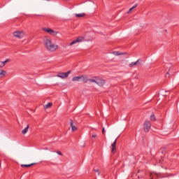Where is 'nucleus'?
<instances>
[{
	"mask_svg": "<svg viewBox=\"0 0 179 179\" xmlns=\"http://www.w3.org/2000/svg\"><path fill=\"white\" fill-rule=\"evenodd\" d=\"M43 45L50 52H55L59 48L58 45L52 43V39L50 36H44Z\"/></svg>",
	"mask_w": 179,
	"mask_h": 179,
	"instance_id": "obj_1",
	"label": "nucleus"
},
{
	"mask_svg": "<svg viewBox=\"0 0 179 179\" xmlns=\"http://www.w3.org/2000/svg\"><path fill=\"white\" fill-rule=\"evenodd\" d=\"M71 80L72 82H83L84 83H87V76L82 75L80 76H75Z\"/></svg>",
	"mask_w": 179,
	"mask_h": 179,
	"instance_id": "obj_2",
	"label": "nucleus"
},
{
	"mask_svg": "<svg viewBox=\"0 0 179 179\" xmlns=\"http://www.w3.org/2000/svg\"><path fill=\"white\" fill-rule=\"evenodd\" d=\"M13 36L16 38H23L24 37V31H15L13 33Z\"/></svg>",
	"mask_w": 179,
	"mask_h": 179,
	"instance_id": "obj_3",
	"label": "nucleus"
},
{
	"mask_svg": "<svg viewBox=\"0 0 179 179\" xmlns=\"http://www.w3.org/2000/svg\"><path fill=\"white\" fill-rule=\"evenodd\" d=\"M43 31L48 33L50 36H57V34H58V31H54L50 28H43Z\"/></svg>",
	"mask_w": 179,
	"mask_h": 179,
	"instance_id": "obj_4",
	"label": "nucleus"
},
{
	"mask_svg": "<svg viewBox=\"0 0 179 179\" xmlns=\"http://www.w3.org/2000/svg\"><path fill=\"white\" fill-rule=\"evenodd\" d=\"M71 73V71H67L66 73H58L57 75V78H61V79H65V78H68Z\"/></svg>",
	"mask_w": 179,
	"mask_h": 179,
	"instance_id": "obj_5",
	"label": "nucleus"
},
{
	"mask_svg": "<svg viewBox=\"0 0 179 179\" xmlns=\"http://www.w3.org/2000/svg\"><path fill=\"white\" fill-rule=\"evenodd\" d=\"M152 127V123L149 121H145L144 124H143V128L145 132H149V130L150 129V127Z\"/></svg>",
	"mask_w": 179,
	"mask_h": 179,
	"instance_id": "obj_6",
	"label": "nucleus"
},
{
	"mask_svg": "<svg viewBox=\"0 0 179 179\" xmlns=\"http://www.w3.org/2000/svg\"><path fill=\"white\" fill-rule=\"evenodd\" d=\"M83 40H85V38L83 36H79L78 37L76 40L73 41L69 45L72 46L74 45V44H78V43H82V41H83Z\"/></svg>",
	"mask_w": 179,
	"mask_h": 179,
	"instance_id": "obj_7",
	"label": "nucleus"
},
{
	"mask_svg": "<svg viewBox=\"0 0 179 179\" xmlns=\"http://www.w3.org/2000/svg\"><path fill=\"white\" fill-rule=\"evenodd\" d=\"M96 84L98 85V86H104L106 80L101 78L96 77Z\"/></svg>",
	"mask_w": 179,
	"mask_h": 179,
	"instance_id": "obj_8",
	"label": "nucleus"
},
{
	"mask_svg": "<svg viewBox=\"0 0 179 179\" xmlns=\"http://www.w3.org/2000/svg\"><path fill=\"white\" fill-rule=\"evenodd\" d=\"M150 179H157L160 177V174H157L155 172H151L149 175Z\"/></svg>",
	"mask_w": 179,
	"mask_h": 179,
	"instance_id": "obj_9",
	"label": "nucleus"
},
{
	"mask_svg": "<svg viewBox=\"0 0 179 179\" xmlns=\"http://www.w3.org/2000/svg\"><path fill=\"white\" fill-rule=\"evenodd\" d=\"M112 148H111V152L112 153H115L117 150V138L115 140V141L113 142V143H112Z\"/></svg>",
	"mask_w": 179,
	"mask_h": 179,
	"instance_id": "obj_10",
	"label": "nucleus"
},
{
	"mask_svg": "<svg viewBox=\"0 0 179 179\" xmlns=\"http://www.w3.org/2000/svg\"><path fill=\"white\" fill-rule=\"evenodd\" d=\"M8 62H10V59H6L4 62H0V68H3Z\"/></svg>",
	"mask_w": 179,
	"mask_h": 179,
	"instance_id": "obj_11",
	"label": "nucleus"
},
{
	"mask_svg": "<svg viewBox=\"0 0 179 179\" xmlns=\"http://www.w3.org/2000/svg\"><path fill=\"white\" fill-rule=\"evenodd\" d=\"M139 61H140V59H138L136 62H131V63L129 65V66L130 68H134V66H136L137 65H139Z\"/></svg>",
	"mask_w": 179,
	"mask_h": 179,
	"instance_id": "obj_12",
	"label": "nucleus"
},
{
	"mask_svg": "<svg viewBox=\"0 0 179 179\" xmlns=\"http://www.w3.org/2000/svg\"><path fill=\"white\" fill-rule=\"evenodd\" d=\"M70 125L71 127L73 132H74V131L78 130V127H76V126L73 125V121L72 120H70Z\"/></svg>",
	"mask_w": 179,
	"mask_h": 179,
	"instance_id": "obj_13",
	"label": "nucleus"
},
{
	"mask_svg": "<svg viewBox=\"0 0 179 179\" xmlns=\"http://www.w3.org/2000/svg\"><path fill=\"white\" fill-rule=\"evenodd\" d=\"M29 128H30V126H29V124H27V127L22 131V135H26V134H27V132L29 131Z\"/></svg>",
	"mask_w": 179,
	"mask_h": 179,
	"instance_id": "obj_14",
	"label": "nucleus"
},
{
	"mask_svg": "<svg viewBox=\"0 0 179 179\" xmlns=\"http://www.w3.org/2000/svg\"><path fill=\"white\" fill-rule=\"evenodd\" d=\"M6 75V71L4 70H0V78H3Z\"/></svg>",
	"mask_w": 179,
	"mask_h": 179,
	"instance_id": "obj_15",
	"label": "nucleus"
},
{
	"mask_svg": "<svg viewBox=\"0 0 179 179\" xmlns=\"http://www.w3.org/2000/svg\"><path fill=\"white\" fill-rule=\"evenodd\" d=\"M52 106V103L50 102L44 106L45 110L50 108Z\"/></svg>",
	"mask_w": 179,
	"mask_h": 179,
	"instance_id": "obj_16",
	"label": "nucleus"
},
{
	"mask_svg": "<svg viewBox=\"0 0 179 179\" xmlns=\"http://www.w3.org/2000/svg\"><path fill=\"white\" fill-rule=\"evenodd\" d=\"M31 166H34V163L30 164H21V167H31Z\"/></svg>",
	"mask_w": 179,
	"mask_h": 179,
	"instance_id": "obj_17",
	"label": "nucleus"
},
{
	"mask_svg": "<svg viewBox=\"0 0 179 179\" xmlns=\"http://www.w3.org/2000/svg\"><path fill=\"white\" fill-rule=\"evenodd\" d=\"M87 82H91V83H96V77L94 78H89L87 77Z\"/></svg>",
	"mask_w": 179,
	"mask_h": 179,
	"instance_id": "obj_18",
	"label": "nucleus"
},
{
	"mask_svg": "<svg viewBox=\"0 0 179 179\" xmlns=\"http://www.w3.org/2000/svg\"><path fill=\"white\" fill-rule=\"evenodd\" d=\"M113 54L114 55L118 56V55H124L125 53L120 52H113Z\"/></svg>",
	"mask_w": 179,
	"mask_h": 179,
	"instance_id": "obj_19",
	"label": "nucleus"
},
{
	"mask_svg": "<svg viewBox=\"0 0 179 179\" xmlns=\"http://www.w3.org/2000/svg\"><path fill=\"white\" fill-rule=\"evenodd\" d=\"M136 6H138V4H136L134 6L131 7L129 11L127 12V13H131L132 12V10H134V9H135V8H136Z\"/></svg>",
	"mask_w": 179,
	"mask_h": 179,
	"instance_id": "obj_20",
	"label": "nucleus"
},
{
	"mask_svg": "<svg viewBox=\"0 0 179 179\" xmlns=\"http://www.w3.org/2000/svg\"><path fill=\"white\" fill-rule=\"evenodd\" d=\"M76 17H85V13L76 14Z\"/></svg>",
	"mask_w": 179,
	"mask_h": 179,
	"instance_id": "obj_21",
	"label": "nucleus"
},
{
	"mask_svg": "<svg viewBox=\"0 0 179 179\" xmlns=\"http://www.w3.org/2000/svg\"><path fill=\"white\" fill-rule=\"evenodd\" d=\"M150 118H151V121H156V118L155 117V115H151V117H150Z\"/></svg>",
	"mask_w": 179,
	"mask_h": 179,
	"instance_id": "obj_22",
	"label": "nucleus"
},
{
	"mask_svg": "<svg viewBox=\"0 0 179 179\" xmlns=\"http://www.w3.org/2000/svg\"><path fill=\"white\" fill-rule=\"evenodd\" d=\"M95 173H97L98 176H100V171L99 169H94Z\"/></svg>",
	"mask_w": 179,
	"mask_h": 179,
	"instance_id": "obj_23",
	"label": "nucleus"
},
{
	"mask_svg": "<svg viewBox=\"0 0 179 179\" xmlns=\"http://www.w3.org/2000/svg\"><path fill=\"white\" fill-rule=\"evenodd\" d=\"M157 174H159V176L158 178H164V177H166V176H162L161 173H157Z\"/></svg>",
	"mask_w": 179,
	"mask_h": 179,
	"instance_id": "obj_24",
	"label": "nucleus"
},
{
	"mask_svg": "<svg viewBox=\"0 0 179 179\" xmlns=\"http://www.w3.org/2000/svg\"><path fill=\"white\" fill-rule=\"evenodd\" d=\"M165 177H174V174L170 173V174H168L167 176H165Z\"/></svg>",
	"mask_w": 179,
	"mask_h": 179,
	"instance_id": "obj_25",
	"label": "nucleus"
},
{
	"mask_svg": "<svg viewBox=\"0 0 179 179\" xmlns=\"http://www.w3.org/2000/svg\"><path fill=\"white\" fill-rule=\"evenodd\" d=\"M57 155H59V156H62V152H61V151H57Z\"/></svg>",
	"mask_w": 179,
	"mask_h": 179,
	"instance_id": "obj_26",
	"label": "nucleus"
},
{
	"mask_svg": "<svg viewBox=\"0 0 179 179\" xmlns=\"http://www.w3.org/2000/svg\"><path fill=\"white\" fill-rule=\"evenodd\" d=\"M92 138H97V134H93Z\"/></svg>",
	"mask_w": 179,
	"mask_h": 179,
	"instance_id": "obj_27",
	"label": "nucleus"
},
{
	"mask_svg": "<svg viewBox=\"0 0 179 179\" xmlns=\"http://www.w3.org/2000/svg\"><path fill=\"white\" fill-rule=\"evenodd\" d=\"M138 179H139V178H143V176H138Z\"/></svg>",
	"mask_w": 179,
	"mask_h": 179,
	"instance_id": "obj_28",
	"label": "nucleus"
},
{
	"mask_svg": "<svg viewBox=\"0 0 179 179\" xmlns=\"http://www.w3.org/2000/svg\"><path fill=\"white\" fill-rule=\"evenodd\" d=\"M102 133L104 134V128L102 129Z\"/></svg>",
	"mask_w": 179,
	"mask_h": 179,
	"instance_id": "obj_29",
	"label": "nucleus"
},
{
	"mask_svg": "<svg viewBox=\"0 0 179 179\" xmlns=\"http://www.w3.org/2000/svg\"><path fill=\"white\" fill-rule=\"evenodd\" d=\"M45 150H48V148H45Z\"/></svg>",
	"mask_w": 179,
	"mask_h": 179,
	"instance_id": "obj_30",
	"label": "nucleus"
},
{
	"mask_svg": "<svg viewBox=\"0 0 179 179\" xmlns=\"http://www.w3.org/2000/svg\"><path fill=\"white\" fill-rule=\"evenodd\" d=\"M166 74L169 75V72H167Z\"/></svg>",
	"mask_w": 179,
	"mask_h": 179,
	"instance_id": "obj_31",
	"label": "nucleus"
},
{
	"mask_svg": "<svg viewBox=\"0 0 179 179\" xmlns=\"http://www.w3.org/2000/svg\"><path fill=\"white\" fill-rule=\"evenodd\" d=\"M46 1H50V0H46Z\"/></svg>",
	"mask_w": 179,
	"mask_h": 179,
	"instance_id": "obj_32",
	"label": "nucleus"
}]
</instances>
